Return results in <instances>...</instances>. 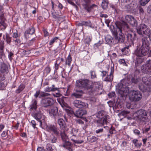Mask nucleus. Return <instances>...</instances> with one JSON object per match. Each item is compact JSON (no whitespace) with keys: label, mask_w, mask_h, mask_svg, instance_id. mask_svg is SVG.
Wrapping results in <instances>:
<instances>
[{"label":"nucleus","mask_w":151,"mask_h":151,"mask_svg":"<svg viewBox=\"0 0 151 151\" xmlns=\"http://www.w3.org/2000/svg\"><path fill=\"white\" fill-rule=\"evenodd\" d=\"M115 24L116 28L113 26V28L111 30L112 34L117 42H123L125 40L124 32L129 31V27L127 23L124 21L116 22Z\"/></svg>","instance_id":"f257e3e1"},{"label":"nucleus","mask_w":151,"mask_h":151,"mask_svg":"<svg viewBox=\"0 0 151 151\" xmlns=\"http://www.w3.org/2000/svg\"><path fill=\"white\" fill-rule=\"evenodd\" d=\"M142 44L137 47L134 54L137 57H143L149 53L150 43L147 37H143L141 40Z\"/></svg>","instance_id":"f03ea898"},{"label":"nucleus","mask_w":151,"mask_h":151,"mask_svg":"<svg viewBox=\"0 0 151 151\" xmlns=\"http://www.w3.org/2000/svg\"><path fill=\"white\" fill-rule=\"evenodd\" d=\"M76 85L79 88H83L88 90H90L92 93L93 92L92 84L87 79L77 80L76 82Z\"/></svg>","instance_id":"7ed1b4c3"},{"label":"nucleus","mask_w":151,"mask_h":151,"mask_svg":"<svg viewBox=\"0 0 151 151\" xmlns=\"http://www.w3.org/2000/svg\"><path fill=\"white\" fill-rule=\"evenodd\" d=\"M104 111L103 110L99 111L97 115V117L99 119L96 120L98 123L100 124L101 125H104L106 124L109 119V116L104 114Z\"/></svg>","instance_id":"20e7f679"},{"label":"nucleus","mask_w":151,"mask_h":151,"mask_svg":"<svg viewBox=\"0 0 151 151\" xmlns=\"http://www.w3.org/2000/svg\"><path fill=\"white\" fill-rule=\"evenodd\" d=\"M137 32L140 35H146L147 37L151 34V30L147 25L144 24H141L137 29Z\"/></svg>","instance_id":"39448f33"},{"label":"nucleus","mask_w":151,"mask_h":151,"mask_svg":"<svg viewBox=\"0 0 151 151\" xmlns=\"http://www.w3.org/2000/svg\"><path fill=\"white\" fill-rule=\"evenodd\" d=\"M137 119L140 121L145 122H147L149 120L147 116V112L143 109H140L136 112Z\"/></svg>","instance_id":"423d86ee"},{"label":"nucleus","mask_w":151,"mask_h":151,"mask_svg":"<svg viewBox=\"0 0 151 151\" xmlns=\"http://www.w3.org/2000/svg\"><path fill=\"white\" fill-rule=\"evenodd\" d=\"M142 95L138 91H133L129 94V99L133 101H139L142 98Z\"/></svg>","instance_id":"0eeeda50"},{"label":"nucleus","mask_w":151,"mask_h":151,"mask_svg":"<svg viewBox=\"0 0 151 151\" xmlns=\"http://www.w3.org/2000/svg\"><path fill=\"white\" fill-rule=\"evenodd\" d=\"M123 85L122 83H120L118 85V92L120 97L125 98L128 94L129 90L127 88Z\"/></svg>","instance_id":"6e6552de"},{"label":"nucleus","mask_w":151,"mask_h":151,"mask_svg":"<svg viewBox=\"0 0 151 151\" xmlns=\"http://www.w3.org/2000/svg\"><path fill=\"white\" fill-rule=\"evenodd\" d=\"M142 72L147 74H151V60H147L145 64L143 65L141 67Z\"/></svg>","instance_id":"1a4fd4ad"},{"label":"nucleus","mask_w":151,"mask_h":151,"mask_svg":"<svg viewBox=\"0 0 151 151\" xmlns=\"http://www.w3.org/2000/svg\"><path fill=\"white\" fill-rule=\"evenodd\" d=\"M73 106L78 108H85L88 107V104L87 103L79 100H75L73 102Z\"/></svg>","instance_id":"9d476101"},{"label":"nucleus","mask_w":151,"mask_h":151,"mask_svg":"<svg viewBox=\"0 0 151 151\" xmlns=\"http://www.w3.org/2000/svg\"><path fill=\"white\" fill-rule=\"evenodd\" d=\"M83 1L84 2V3L82 4V5L85 10L88 12H90L93 7L97 6L95 4L90 6V0H83Z\"/></svg>","instance_id":"9b49d317"},{"label":"nucleus","mask_w":151,"mask_h":151,"mask_svg":"<svg viewBox=\"0 0 151 151\" xmlns=\"http://www.w3.org/2000/svg\"><path fill=\"white\" fill-rule=\"evenodd\" d=\"M54 103V100L50 98H47L43 99L42 101V106L45 107H47L51 106Z\"/></svg>","instance_id":"f8f14e48"},{"label":"nucleus","mask_w":151,"mask_h":151,"mask_svg":"<svg viewBox=\"0 0 151 151\" xmlns=\"http://www.w3.org/2000/svg\"><path fill=\"white\" fill-rule=\"evenodd\" d=\"M47 129L49 132H52L54 134L57 135H60V132L57 127L54 125H50L47 126Z\"/></svg>","instance_id":"ddd939ff"},{"label":"nucleus","mask_w":151,"mask_h":151,"mask_svg":"<svg viewBox=\"0 0 151 151\" xmlns=\"http://www.w3.org/2000/svg\"><path fill=\"white\" fill-rule=\"evenodd\" d=\"M72 113L77 117L82 118L83 116L87 114V111L85 110L79 109L75 112L72 111Z\"/></svg>","instance_id":"4468645a"},{"label":"nucleus","mask_w":151,"mask_h":151,"mask_svg":"<svg viewBox=\"0 0 151 151\" xmlns=\"http://www.w3.org/2000/svg\"><path fill=\"white\" fill-rule=\"evenodd\" d=\"M142 81L145 85L151 86V76H145L142 77Z\"/></svg>","instance_id":"2eb2a0df"},{"label":"nucleus","mask_w":151,"mask_h":151,"mask_svg":"<svg viewBox=\"0 0 151 151\" xmlns=\"http://www.w3.org/2000/svg\"><path fill=\"white\" fill-rule=\"evenodd\" d=\"M126 35L127 41L131 44H133L135 39V34L133 33H127Z\"/></svg>","instance_id":"dca6fc26"},{"label":"nucleus","mask_w":151,"mask_h":151,"mask_svg":"<svg viewBox=\"0 0 151 151\" xmlns=\"http://www.w3.org/2000/svg\"><path fill=\"white\" fill-rule=\"evenodd\" d=\"M139 89L142 92L151 91V86L141 84L139 85Z\"/></svg>","instance_id":"f3484780"},{"label":"nucleus","mask_w":151,"mask_h":151,"mask_svg":"<svg viewBox=\"0 0 151 151\" xmlns=\"http://www.w3.org/2000/svg\"><path fill=\"white\" fill-rule=\"evenodd\" d=\"M9 67L8 66L3 63L0 66V71L3 73H7L8 72Z\"/></svg>","instance_id":"a211bd4d"},{"label":"nucleus","mask_w":151,"mask_h":151,"mask_svg":"<svg viewBox=\"0 0 151 151\" xmlns=\"http://www.w3.org/2000/svg\"><path fill=\"white\" fill-rule=\"evenodd\" d=\"M58 111V108L56 107H54L49 110V113L50 115L55 117L57 115Z\"/></svg>","instance_id":"6ab92c4d"},{"label":"nucleus","mask_w":151,"mask_h":151,"mask_svg":"<svg viewBox=\"0 0 151 151\" xmlns=\"http://www.w3.org/2000/svg\"><path fill=\"white\" fill-rule=\"evenodd\" d=\"M34 117L37 120L39 125L41 126L42 125V122L40 120L42 117L41 114L39 112L35 113L34 114Z\"/></svg>","instance_id":"aec40b11"},{"label":"nucleus","mask_w":151,"mask_h":151,"mask_svg":"<svg viewBox=\"0 0 151 151\" xmlns=\"http://www.w3.org/2000/svg\"><path fill=\"white\" fill-rule=\"evenodd\" d=\"M58 123L59 125L60 128L63 130H64L65 128V122L63 119H58Z\"/></svg>","instance_id":"412c9836"},{"label":"nucleus","mask_w":151,"mask_h":151,"mask_svg":"<svg viewBox=\"0 0 151 151\" xmlns=\"http://www.w3.org/2000/svg\"><path fill=\"white\" fill-rule=\"evenodd\" d=\"M83 93V92L82 90H76V93L72 94V95L76 98H80Z\"/></svg>","instance_id":"4be33fe9"},{"label":"nucleus","mask_w":151,"mask_h":151,"mask_svg":"<svg viewBox=\"0 0 151 151\" xmlns=\"http://www.w3.org/2000/svg\"><path fill=\"white\" fill-rule=\"evenodd\" d=\"M60 135L62 140L63 142L66 141L68 140V137L65 133L64 130H63V131H61L60 132Z\"/></svg>","instance_id":"5701e85b"},{"label":"nucleus","mask_w":151,"mask_h":151,"mask_svg":"<svg viewBox=\"0 0 151 151\" xmlns=\"http://www.w3.org/2000/svg\"><path fill=\"white\" fill-rule=\"evenodd\" d=\"M35 28L34 27H32L31 28H29L28 30L26 31L24 34V35L27 38V35L30 34L32 35L35 32Z\"/></svg>","instance_id":"b1692460"},{"label":"nucleus","mask_w":151,"mask_h":151,"mask_svg":"<svg viewBox=\"0 0 151 151\" xmlns=\"http://www.w3.org/2000/svg\"><path fill=\"white\" fill-rule=\"evenodd\" d=\"M93 93L95 90H96L97 89L99 90L101 88V86L100 85V83L99 82H95L94 84H93Z\"/></svg>","instance_id":"393cba45"},{"label":"nucleus","mask_w":151,"mask_h":151,"mask_svg":"<svg viewBox=\"0 0 151 151\" xmlns=\"http://www.w3.org/2000/svg\"><path fill=\"white\" fill-rule=\"evenodd\" d=\"M113 71L112 70V69H111L110 74L107 76L104 80L107 81H111L113 80Z\"/></svg>","instance_id":"a878e982"},{"label":"nucleus","mask_w":151,"mask_h":151,"mask_svg":"<svg viewBox=\"0 0 151 151\" xmlns=\"http://www.w3.org/2000/svg\"><path fill=\"white\" fill-rule=\"evenodd\" d=\"M30 109L32 110H36L37 107V101L35 100H33L32 101V103L30 105Z\"/></svg>","instance_id":"bb28decb"},{"label":"nucleus","mask_w":151,"mask_h":151,"mask_svg":"<svg viewBox=\"0 0 151 151\" xmlns=\"http://www.w3.org/2000/svg\"><path fill=\"white\" fill-rule=\"evenodd\" d=\"M105 39L106 41L108 44H111L112 43L113 38L110 35H107Z\"/></svg>","instance_id":"cd10ccee"},{"label":"nucleus","mask_w":151,"mask_h":151,"mask_svg":"<svg viewBox=\"0 0 151 151\" xmlns=\"http://www.w3.org/2000/svg\"><path fill=\"white\" fill-rule=\"evenodd\" d=\"M52 15L53 17L55 19H63V18L60 16L62 15V13L61 12H58V13H56V12L52 13Z\"/></svg>","instance_id":"c85d7f7f"},{"label":"nucleus","mask_w":151,"mask_h":151,"mask_svg":"<svg viewBox=\"0 0 151 151\" xmlns=\"http://www.w3.org/2000/svg\"><path fill=\"white\" fill-rule=\"evenodd\" d=\"M140 81V78L135 76L132 77L131 79L132 83L134 84H137Z\"/></svg>","instance_id":"c756f323"},{"label":"nucleus","mask_w":151,"mask_h":151,"mask_svg":"<svg viewBox=\"0 0 151 151\" xmlns=\"http://www.w3.org/2000/svg\"><path fill=\"white\" fill-rule=\"evenodd\" d=\"M39 94H40V96L41 97H45L50 95V94L49 93L44 92L41 93L40 94L39 92L37 91L34 96L36 98H37Z\"/></svg>","instance_id":"7c9ffc66"},{"label":"nucleus","mask_w":151,"mask_h":151,"mask_svg":"<svg viewBox=\"0 0 151 151\" xmlns=\"http://www.w3.org/2000/svg\"><path fill=\"white\" fill-rule=\"evenodd\" d=\"M87 138L88 140L91 142H94L97 140V138L95 136L93 135L88 136Z\"/></svg>","instance_id":"2f4dec72"},{"label":"nucleus","mask_w":151,"mask_h":151,"mask_svg":"<svg viewBox=\"0 0 151 151\" xmlns=\"http://www.w3.org/2000/svg\"><path fill=\"white\" fill-rule=\"evenodd\" d=\"M91 23L90 21L84 22L83 21L79 23L78 24V26H82L83 25L91 26Z\"/></svg>","instance_id":"473e14b6"},{"label":"nucleus","mask_w":151,"mask_h":151,"mask_svg":"<svg viewBox=\"0 0 151 151\" xmlns=\"http://www.w3.org/2000/svg\"><path fill=\"white\" fill-rule=\"evenodd\" d=\"M101 6L104 9H106L108 7V2L106 0H102Z\"/></svg>","instance_id":"72a5a7b5"},{"label":"nucleus","mask_w":151,"mask_h":151,"mask_svg":"<svg viewBox=\"0 0 151 151\" xmlns=\"http://www.w3.org/2000/svg\"><path fill=\"white\" fill-rule=\"evenodd\" d=\"M59 88H52L51 87H49L47 86L46 87L45 89V91L46 92H50V91H54L58 90Z\"/></svg>","instance_id":"f704fd0d"},{"label":"nucleus","mask_w":151,"mask_h":151,"mask_svg":"<svg viewBox=\"0 0 151 151\" xmlns=\"http://www.w3.org/2000/svg\"><path fill=\"white\" fill-rule=\"evenodd\" d=\"M46 149L47 151H55V150L52 147V145L50 144H47L46 146Z\"/></svg>","instance_id":"c9c22d12"},{"label":"nucleus","mask_w":151,"mask_h":151,"mask_svg":"<svg viewBox=\"0 0 151 151\" xmlns=\"http://www.w3.org/2000/svg\"><path fill=\"white\" fill-rule=\"evenodd\" d=\"M25 86L23 84H21L18 87V88L16 90V92L17 93H19L24 88Z\"/></svg>","instance_id":"e433bc0d"},{"label":"nucleus","mask_w":151,"mask_h":151,"mask_svg":"<svg viewBox=\"0 0 151 151\" xmlns=\"http://www.w3.org/2000/svg\"><path fill=\"white\" fill-rule=\"evenodd\" d=\"M64 143L63 145V147L64 148H66L67 147H68L71 146V145H73L71 144V143L69 142L68 140L66 141H64Z\"/></svg>","instance_id":"4c0bfd02"},{"label":"nucleus","mask_w":151,"mask_h":151,"mask_svg":"<svg viewBox=\"0 0 151 151\" xmlns=\"http://www.w3.org/2000/svg\"><path fill=\"white\" fill-rule=\"evenodd\" d=\"M71 61H72L71 58V57L70 54H69V55L68 56L67 59L66 60V61L65 62V64H67L68 65V66H70Z\"/></svg>","instance_id":"58836bf2"},{"label":"nucleus","mask_w":151,"mask_h":151,"mask_svg":"<svg viewBox=\"0 0 151 151\" xmlns=\"http://www.w3.org/2000/svg\"><path fill=\"white\" fill-rule=\"evenodd\" d=\"M134 18L131 15H127L125 17V20L129 23H130V22Z\"/></svg>","instance_id":"ea45409f"},{"label":"nucleus","mask_w":151,"mask_h":151,"mask_svg":"<svg viewBox=\"0 0 151 151\" xmlns=\"http://www.w3.org/2000/svg\"><path fill=\"white\" fill-rule=\"evenodd\" d=\"M150 1V0H140L139 3L142 6H145Z\"/></svg>","instance_id":"a19ab883"},{"label":"nucleus","mask_w":151,"mask_h":151,"mask_svg":"<svg viewBox=\"0 0 151 151\" xmlns=\"http://www.w3.org/2000/svg\"><path fill=\"white\" fill-rule=\"evenodd\" d=\"M132 19V20L129 23L132 26L136 27L137 24V21L134 18Z\"/></svg>","instance_id":"79ce46f5"},{"label":"nucleus","mask_w":151,"mask_h":151,"mask_svg":"<svg viewBox=\"0 0 151 151\" xmlns=\"http://www.w3.org/2000/svg\"><path fill=\"white\" fill-rule=\"evenodd\" d=\"M12 37H9V35L6 34V41L7 43H9L11 41Z\"/></svg>","instance_id":"37998d69"},{"label":"nucleus","mask_w":151,"mask_h":151,"mask_svg":"<svg viewBox=\"0 0 151 151\" xmlns=\"http://www.w3.org/2000/svg\"><path fill=\"white\" fill-rule=\"evenodd\" d=\"M119 62L121 64H122L123 65L127 66V65L126 63L125 60L124 59H120L119 61Z\"/></svg>","instance_id":"c03bdc74"},{"label":"nucleus","mask_w":151,"mask_h":151,"mask_svg":"<svg viewBox=\"0 0 151 151\" xmlns=\"http://www.w3.org/2000/svg\"><path fill=\"white\" fill-rule=\"evenodd\" d=\"M4 73L0 71V81H3L5 79V77L4 74Z\"/></svg>","instance_id":"a18cd8bd"},{"label":"nucleus","mask_w":151,"mask_h":151,"mask_svg":"<svg viewBox=\"0 0 151 151\" xmlns=\"http://www.w3.org/2000/svg\"><path fill=\"white\" fill-rule=\"evenodd\" d=\"M108 96L110 98L114 97L116 96L114 92H111L109 93L108 94Z\"/></svg>","instance_id":"49530a36"},{"label":"nucleus","mask_w":151,"mask_h":151,"mask_svg":"<svg viewBox=\"0 0 151 151\" xmlns=\"http://www.w3.org/2000/svg\"><path fill=\"white\" fill-rule=\"evenodd\" d=\"M4 47V41H1L0 42V51H3V50Z\"/></svg>","instance_id":"de8ad7c7"},{"label":"nucleus","mask_w":151,"mask_h":151,"mask_svg":"<svg viewBox=\"0 0 151 151\" xmlns=\"http://www.w3.org/2000/svg\"><path fill=\"white\" fill-rule=\"evenodd\" d=\"M5 86L4 83L0 81V90H3L5 88Z\"/></svg>","instance_id":"09e8293b"},{"label":"nucleus","mask_w":151,"mask_h":151,"mask_svg":"<svg viewBox=\"0 0 151 151\" xmlns=\"http://www.w3.org/2000/svg\"><path fill=\"white\" fill-rule=\"evenodd\" d=\"M31 123L32 124V127H34V128H36L35 126L37 124H39H39L38 123V122H37L36 123L35 122L34 120L32 121L31 122Z\"/></svg>","instance_id":"8fccbe9b"},{"label":"nucleus","mask_w":151,"mask_h":151,"mask_svg":"<svg viewBox=\"0 0 151 151\" xmlns=\"http://www.w3.org/2000/svg\"><path fill=\"white\" fill-rule=\"evenodd\" d=\"M50 140L52 143H55L57 140V138L54 136H53L50 139Z\"/></svg>","instance_id":"3c124183"},{"label":"nucleus","mask_w":151,"mask_h":151,"mask_svg":"<svg viewBox=\"0 0 151 151\" xmlns=\"http://www.w3.org/2000/svg\"><path fill=\"white\" fill-rule=\"evenodd\" d=\"M128 47H125L122 48L121 50V51L122 52H123L124 53H125L126 54V52H128Z\"/></svg>","instance_id":"603ef678"},{"label":"nucleus","mask_w":151,"mask_h":151,"mask_svg":"<svg viewBox=\"0 0 151 151\" xmlns=\"http://www.w3.org/2000/svg\"><path fill=\"white\" fill-rule=\"evenodd\" d=\"M91 78H94L96 77V75L95 71H92L91 72Z\"/></svg>","instance_id":"864d4df0"},{"label":"nucleus","mask_w":151,"mask_h":151,"mask_svg":"<svg viewBox=\"0 0 151 151\" xmlns=\"http://www.w3.org/2000/svg\"><path fill=\"white\" fill-rule=\"evenodd\" d=\"M58 39V37H54L53 39L51 40L50 42V45H52L54 42L57 40Z\"/></svg>","instance_id":"5fc2aeb1"},{"label":"nucleus","mask_w":151,"mask_h":151,"mask_svg":"<svg viewBox=\"0 0 151 151\" xmlns=\"http://www.w3.org/2000/svg\"><path fill=\"white\" fill-rule=\"evenodd\" d=\"M129 111H123L121 112V114H120V115H122L124 116H125V115L128 114L129 113Z\"/></svg>","instance_id":"6e6d98bb"},{"label":"nucleus","mask_w":151,"mask_h":151,"mask_svg":"<svg viewBox=\"0 0 151 151\" xmlns=\"http://www.w3.org/2000/svg\"><path fill=\"white\" fill-rule=\"evenodd\" d=\"M108 104L110 107H113L114 106V103L113 101H110L108 102Z\"/></svg>","instance_id":"4d7b16f0"},{"label":"nucleus","mask_w":151,"mask_h":151,"mask_svg":"<svg viewBox=\"0 0 151 151\" xmlns=\"http://www.w3.org/2000/svg\"><path fill=\"white\" fill-rule=\"evenodd\" d=\"M67 1L68 3L75 6L76 8H78L77 6L70 0H67Z\"/></svg>","instance_id":"13d9d810"},{"label":"nucleus","mask_w":151,"mask_h":151,"mask_svg":"<svg viewBox=\"0 0 151 151\" xmlns=\"http://www.w3.org/2000/svg\"><path fill=\"white\" fill-rule=\"evenodd\" d=\"M115 128L111 126L109 130V132L110 134H112L113 133V131L115 130Z\"/></svg>","instance_id":"bf43d9fd"},{"label":"nucleus","mask_w":151,"mask_h":151,"mask_svg":"<svg viewBox=\"0 0 151 151\" xmlns=\"http://www.w3.org/2000/svg\"><path fill=\"white\" fill-rule=\"evenodd\" d=\"M134 132L135 134H136L138 136L140 135V131L137 129H135L134 131Z\"/></svg>","instance_id":"052dcab7"},{"label":"nucleus","mask_w":151,"mask_h":151,"mask_svg":"<svg viewBox=\"0 0 151 151\" xmlns=\"http://www.w3.org/2000/svg\"><path fill=\"white\" fill-rule=\"evenodd\" d=\"M103 131V129L102 128H101L99 129H98L96 130V133L97 134H98L102 132Z\"/></svg>","instance_id":"680f3d73"},{"label":"nucleus","mask_w":151,"mask_h":151,"mask_svg":"<svg viewBox=\"0 0 151 151\" xmlns=\"http://www.w3.org/2000/svg\"><path fill=\"white\" fill-rule=\"evenodd\" d=\"M147 12L149 14H151V5L148 6L147 9Z\"/></svg>","instance_id":"e2e57ef3"},{"label":"nucleus","mask_w":151,"mask_h":151,"mask_svg":"<svg viewBox=\"0 0 151 151\" xmlns=\"http://www.w3.org/2000/svg\"><path fill=\"white\" fill-rule=\"evenodd\" d=\"M138 140L137 139H134L133 140V143L135 145V146L136 147H138V145H137V142Z\"/></svg>","instance_id":"0e129e2a"},{"label":"nucleus","mask_w":151,"mask_h":151,"mask_svg":"<svg viewBox=\"0 0 151 151\" xmlns=\"http://www.w3.org/2000/svg\"><path fill=\"white\" fill-rule=\"evenodd\" d=\"M37 151H45V150L44 149L43 147H39L37 149Z\"/></svg>","instance_id":"69168bd1"},{"label":"nucleus","mask_w":151,"mask_h":151,"mask_svg":"<svg viewBox=\"0 0 151 151\" xmlns=\"http://www.w3.org/2000/svg\"><path fill=\"white\" fill-rule=\"evenodd\" d=\"M45 71L47 73H48L50 71V67H47L45 68Z\"/></svg>","instance_id":"338daca9"},{"label":"nucleus","mask_w":151,"mask_h":151,"mask_svg":"<svg viewBox=\"0 0 151 151\" xmlns=\"http://www.w3.org/2000/svg\"><path fill=\"white\" fill-rule=\"evenodd\" d=\"M100 17H104L105 18H107L108 17V15L106 14H103L102 13L100 14Z\"/></svg>","instance_id":"774afa93"}]
</instances>
